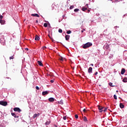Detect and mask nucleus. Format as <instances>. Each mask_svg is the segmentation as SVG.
Returning a JSON list of instances; mask_svg holds the SVG:
<instances>
[{
	"instance_id": "cd10ccee",
	"label": "nucleus",
	"mask_w": 127,
	"mask_h": 127,
	"mask_svg": "<svg viewBox=\"0 0 127 127\" xmlns=\"http://www.w3.org/2000/svg\"><path fill=\"white\" fill-rule=\"evenodd\" d=\"M115 100H118V97H117V95L116 94H115L114 96H113Z\"/></svg>"
},
{
	"instance_id": "49530a36",
	"label": "nucleus",
	"mask_w": 127,
	"mask_h": 127,
	"mask_svg": "<svg viewBox=\"0 0 127 127\" xmlns=\"http://www.w3.org/2000/svg\"><path fill=\"white\" fill-rule=\"evenodd\" d=\"M90 66H94V64H90Z\"/></svg>"
},
{
	"instance_id": "7ed1b4c3",
	"label": "nucleus",
	"mask_w": 127,
	"mask_h": 127,
	"mask_svg": "<svg viewBox=\"0 0 127 127\" xmlns=\"http://www.w3.org/2000/svg\"><path fill=\"white\" fill-rule=\"evenodd\" d=\"M13 111L14 112H17L18 113H20L21 112V109L18 107H15L13 108Z\"/></svg>"
},
{
	"instance_id": "ddd939ff",
	"label": "nucleus",
	"mask_w": 127,
	"mask_h": 127,
	"mask_svg": "<svg viewBox=\"0 0 127 127\" xmlns=\"http://www.w3.org/2000/svg\"><path fill=\"white\" fill-rule=\"evenodd\" d=\"M126 72V69L125 68H122L121 70V75H124Z\"/></svg>"
},
{
	"instance_id": "603ef678",
	"label": "nucleus",
	"mask_w": 127,
	"mask_h": 127,
	"mask_svg": "<svg viewBox=\"0 0 127 127\" xmlns=\"http://www.w3.org/2000/svg\"><path fill=\"white\" fill-rule=\"evenodd\" d=\"M116 93H119V90H117Z\"/></svg>"
},
{
	"instance_id": "37998d69",
	"label": "nucleus",
	"mask_w": 127,
	"mask_h": 127,
	"mask_svg": "<svg viewBox=\"0 0 127 127\" xmlns=\"http://www.w3.org/2000/svg\"><path fill=\"white\" fill-rule=\"evenodd\" d=\"M53 127H58V126H57L56 125H53Z\"/></svg>"
},
{
	"instance_id": "20e7f679",
	"label": "nucleus",
	"mask_w": 127,
	"mask_h": 127,
	"mask_svg": "<svg viewBox=\"0 0 127 127\" xmlns=\"http://www.w3.org/2000/svg\"><path fill=\"white\" fill-rule=\"evenodd\" d=\"M0 42L2 45H5V41L3 38H2L0 39Z\"/></svg>"
},
{
	"instance_id": "f257e3e1",
	"label": "nucleus",
	"mask_w": 127,
	"mask_h": 127,
	"mask_svg": "<svg viewBox=\"0 0 127 127\" xmlns=\"http://www.w3.org/2000/svg\"><path fill=\"white\" fill-rule=\"evenodd\" d=\"M93 45V44L91 42H87L84 44H83L81 47H82V48L83 49H87V48H89V47H91V46H92Z\"/></svg>"
},
{
	"instance_id": "f03ea898",
	"label": "nucleus",
	"mask_w": 127,
	"mask_h": 127,
	"mask_svg": "<svg viewBox=\"0 0 127 127\" xmlns=\"http://www.w3.org/2000/svg\"><path fill=\"white\" fill-rule=\"evenodd\" d=\"M0 105H1V106L6 107V106H7V102L3 100L0 101Z\"/></svg>"
},
{
	"instance_id": "1a4fd4ad",
	"label": "nucleus",
	"mask_w": 127,
	"mask_h": 127,
	"mask_svg": "<svg viewBox=\"0 0 127 127\" xmlns=\"http://www.w3.org/2000/svg\"><path fill=\"white\" fill-rule=\"evenodd\" d=\"M88 73H93V68L92 67H89L88 69Z\"/></svg>"
},
{
	"instance_id": "de8ad7c7",
	"label": "nucleus",
	"mask_w": 127,
	"mask_h": 127,
	"mask_svg": "<svg viewBox=\"0 0 127 127\" xmlns=\"http://www.w3.org/2000/svg\"><path fill=\"white\" fill-rule=\"evenodd\" d=\"M16 50H19V48H16Z\"/></svg>"
},
{
	"instance_id": "72a5a7b5",
	"label": "nucleus",
	"mask_w": 127,
	"mask_h": 127,
	"mask_svg": "<svg viewBox=\"0 0 127 127\" xmlns=\"http://www.w3.org/2000/svg\"><path fill=\"white\" fill-rule=\"evenodd\" d=\"M75 118L76 119H78V118H79V116H78V115L76 114V115H75Z\"/></svg>"
},
{
	"instance_id": "393cba45",
	"label": "nucleus",
	"mask_w": 127,
	"mask_h": 127,
	"mask_svg": "<svg viewBox=\"0 0 127 127\" xmlns=\"http://www.w3.org/2000/svg\"><path fill=\"white\" fill-rule=\"evenodd\" d=\"M44 27H47V26H48V24H47V23H45L44 24Z\"/></svg>"
},
{
	"instance_id": "4be33fe9",
	"label": "nucleus",
	"mask_w": 127,
	"mask_h": 127,
	"mask_svg": "<svg viewBox=\"0 0 127 127\" xmlns=\"http://www.w3.org/2000/svg\"><path fill=\"white\" fill-rule=\"evenodd\" d=\"M83 121L84 122H88V119H87V117H86V116H84L83 118Z\"/></svg>"
},
{
	"instance_id": "423d86ee",
	"label": "nucleus",
	"mask_w": 127,
	"mask_h": 127,
	"mask_svg": "<svg viewBox=\"0 0 127 127\" xmlns=\"http://www.w3.org/2000/svg\"><path fill=\"white\" fill-rule=\"evenodd\" d=\"M109 46L110 45H109V44H106L103 46V49H104V50H109Z\"/></svg>"
},
{
	"instance_id": "dca6fc26",
	"label": "nucleus",
	"mask_w": 127,
	"mask_h": 127,
	"mask_svg": "<svg viewBox=\"0 0 127 127\" xmlns=\"http://www.w3.org/2000/svg\"><path fill=\"white\" fill-rule=\"evenodd\" d=\"M37 64H38V65H39V66H43V64H42V62L40 61H38L37 62Z\"/></svg>"
},
{
	"instance_id": "6e6552de",
	"label": "nucleus",
	"mask_w": 127,
	"mask_h": 127,
	"mask_svg": "<svg viewBox=\"0 0 127 127\" xmlns=\"http://www.w3.org/2000/svg\"><path fill=\"white\" fill-rule=\"evenodd\" d=\"M48 101H49L50 102L53 103V102H54V101H55V99L53 97H50L48 99Z\"/></svg>"
},
{
	"instance_id": "c03bdc74",
	"label": "nucleus",
	"mask_w": 127,
	"mask_h": 127,
	"mask_svg": "<svg viewBox=\"0 0 127 127\" xmlns=\"http://www.w3.org/2000/svg\"><path fill=\"white\" fill-rule=\"evenodd\" d=\"M25 50H26V51H28L29 49H28V48H26L25 49Z\"/></svg>"
},
{
	"instance_id": "a878e982",
	"label": "nucleus",
	"mask_w": 127,
	"mask_h": 127,
	"mask_svg": "<svg viewBox=\"0 0 127 127\" xmlns=\"http://www.w3.org/2000/svg\"><path fill=\"white\" fill-rule=\"evenodd\" d=\"M71 32H72L70 30H69L67 31H66L67 34H70Z\"/></svg>"
},
{
	"instance_id": "13d9d810",
	"label": "nucleus",
	"mask_w": 127,
	"mask_h": 127,
	"mask_svg": "<svg viewBox=\"0 0 127 127\" xmlns=\"http://www.w3.org/2000/svg\"><path fill=\"white\" fill-rule=\"evenodd\" d=\"M16 122H18V119H17V121Z\"/></svg>"
},
{
	"instance_id": "0eeeda50",
	"label": "nucleus",
	"mask_w": 127,
	"mask_h": 127,
	"mask_svg": "<svg viewBox=\"0 0 127 127\" xmlns=\"http://www.w3.org/2000/svg\"><path fill=\"white\" fill-rule=\"evenodd\" d=\"M49 94V91H45L42 92L43 96H45V95H48Z\"/></svg>"
},
{
	"instance_id": "4d7b16f0",
	"label": "nucleus",
	"mask_w": 127,
	"mask_h": 127,
	"mask_svg": "<svg viewBox=\"0 0 127 127\" xmlns=\"http://www.w3.org/2000/svg\"><path fill=\"white\" fill-rule=\"evenodd\" d=\"M64 15L63 16V18H64Z\"/></svg>"
},
{
	"instance_id": "79ce46f5",
	"label": "nucleus",
	"mask_w": 127,
	"mask_h": 127,
	"mask_svg": "<svg viewBox=\"0 0 127 127\" xmlns=\"http://www.w3.org/2000/svg\"><path fill=\"white\" fill-rule=\"evenodd\" d=\"M86 109H84L83 110V112H84V113H86Z\"/></svg>"
},
{
	"instance_id": "ea45409f",
	"label": "nucleus",
	"mask_w": 127,
	"mask_h": 127,
	"mask_svg": "<svg viewBox=\"0 0 127 127\" xmlns=\"http://www.w3.org/2000/svg\"><path fill=\"white\" fill-rule=\"evenodd\" d=\"M115 1H119V0H114ZM112 1V2H114V0H111Z\"/></svg>"
},
{
	"instance_id": "aec40b11",
	"label": "nucleus",
	"mask_w": 127,
	"mask_h": 127,
	"mask_svg": "<svg viewBox=\"0 0 127 127\" xmlns=\"http://www.w3.org/2000/svg\"><path fill=\"white\" fill-rule=\"evenodd\" d=\"M87 9H88V8H87V7H82V11H86V10H87Z\"/></svg>"
},
{
	"instance_id": "2f4dec72",
	"label": "nucleus",
	"mask_w": 127,
	"mask_h": 127,
	"mask_svg": "<svg viewBox=\"0 0 127 127\" xmlns=\"http://www.w3.org/2000/svg\"><path fill=\"white\" fill-rule=\"evenodd\" d=\"M16 114V113H11V116H12V117H14V116H15Z\"/></svg>"
},
{
	"instance_id": "c85d7f7f",
	"label": "nucleus",
	"mask_w": 127,
	"mask_h": 127,
	"mask_svg": "<svg viewBox=\"0 0 127 127\" xmlns=\"http://www.w3.org/2000/svg\"><path fill=\"white\" fill-rule=\"evenodd\" d=\"M59 33H62V32H63V31L61 29H59Z\"/></svg>"
},
{
	"instance_id": "c756f323",
	"label": "nucleus",
	"mask_w": 127,
	"mask_h": 127,
	"mask_svg": "<svg viewBox=\"0 0 127 127\" xmlns=\"http://www.w3.org/2000/svg\"><path fill=\"white\" fill-rule=\"evenodd\" d=\"M59 60H60V61H61L62 62H63V57H61L60 58H59Z\"/></svg>"
},
{
	"instance_id": "a18cd8bd",
	"label": "nucleus",
	"mask_w": 127,
	"mask_h": 127,
	"mask_svg": "<svg viewBox=\"0 0 127 127\" xmlns=\"http://www.w3.org/2000/svg\"><path fill=\"white\" fill-rule=\"evenodd\" d=\"M62 46H63V47H65V48H66V47H65V46L64 45H63V44L61 43Z\"/></svg>"
},
{
	"instance_id": "bf43d9fd",
	"label": "nucleus",
	"mask_w": 127,
	"mask_h": 127,
	"mask_svg": "<svg viewBox=\"0 0 127 127\" xmlns=\"http://www.w3.org/2000/svg\"><path fill=\"white\" fill-rule=\"evenodd\" d=\"M0 114H2V113L1 112H0Z\"/></svg>"
},
{
	"instance_id": "09e8293b",
	"label": "nucleus",
	"mask_w": 127,
	"mask_h": 127,
	"mask_svg": "<svg viewBox=\"0 0 127 127\" xmlns=\"http://www.w3.org/2000/svg\"><path fill=\"white\" fill-rule=\"evenodd\" d=\"M48 36H49V37L50 38H51V37L50 36V35H49Z\"/></svg>"
},
{
	"instance_id": "58836bf2",
	"label": "nucleus",
	"mask_w": 127,
	"mask_h": 127,
	"mask_svg": "<svg viewBox=\"0 0 127 127\" xmlns=\"http://www.w3.org/2000/svg\"><path fill=\"white\" fill-rule=\"evenodd\" d=\"M36 90H39V87H38V86H36Z\"/></svg>"
},
{
	"instance_id": "4468645a",
	"label": "nucleus",
	"mask_w": 127,
	"mask_h": 127,
	"mask_svg": "<svg viewBox=\"0 0 127 127\" xmlns=\"http://www.w3.org/2000/svg\"><path fill=\"white\" fill-rule=\"evenodd\" d=\"M65 40H66V41H68L69 39H70V35H65Z\"/></svg>"
},
{
	"instance_id": "473e14b6",
	"label": "nucleus",
	"mask_w": 127,
	"mask_h": 127,
	"mask_svg": "<svg viewBox=\"0 0 127 127\" xmlns=\"http://www.w3.org/2000/svg\"><path fill=\"white\" fill-rule=\"evenodd\" d=\"M107 110H108V108H105L104 110H103V112H107Z\"/></svg>"
},
{
	"instance_id": "412c9836",
	"label": "nucleus",
	"mask_w": 127,
	"mask_h": 127,
	"mask_svg": "<svg viewBox=\"0 0 127 127\" xmlns=\"http://www.w3.org/2000/svg\"><path fill=\"white\" fill-rule=\"evenodd\" d=\"M123 82H124V83H127V77H125L123 79Z\"/></svg>"
},
{
	"instance_id": "e2e57ef3",
	"label": "nucleus",
	"mask_w": 127,
	"mask_h": 127,
	"mask_svg": "<svg viewBox=\"0 0 127 127\" xmlns=\"http://www.w3.org/2000/svg\"><path fill=\"white\" fill-rule=\"evenodd\" d=\"M44 48H46V47L45 46Z\"/></svg>"
},
{
	"instance_id": "680f3d73",
	"label": "nucleus",
	"mask_w": 127,
	"mask_h": 127,
	"mask_svg": "<svg viewBox=\"0 0 127 127\" xmlns=\"http://www.w3.org/2000/svg\"><path fill=\"white\" fill-rule=\"evenodd\" d=\"M83 127V126H80V127Z\"/></svg>"
},
{
	"instance_id": "338daca9",
	"label": "nucleus",
	"mask_w": 127,
	"mask_h": 127,
	"mask_svg": "<svg viewBox=\"0 0 127 127\" xmlns=\"http://www.w3.org/2000/svg\"><path fill=\"white\" fill-rule=\"evenodd\" d=\"M126 15H124V16H125Z\"/></svg>"
},
{
	"instance_id": "9b49d317",
	"label": "nucleus",
	"mask_w": 127,
	"mask_h": 127,
	"mask_svg": "<svg viewBox=\"0 0 127 127\" xmlns=\"http://www.w3.org/2000/svg\"><path fill=\"white\" fill-rule=\"evenodd\" d=\"M50 123H51V121H50V119H49L48 121H47L45 123V125L49 126V125H50Z\"/></svg>"
},
{
	"instance_id": "864d4df0",
	"label": "nucleus",
	"mask_w": 127,
	"mask_h": 127,
	"mask_svg": "<svg viewBox=\"0 0 127 127\" xmlns=\"http://www.w3.org/2000/svg\"><path fill=\"white\" fill-rule=\"evenodd\" d=\"M88 12H90V10L89 9L88 10Z\"/></svg>"
},
{
	"instance_id": "2eb2a0df",
	"label": "nucleus",
	"mask_w": 127,
	"mask_h": 127,
	"mask_svg": "<svg viewBox=\"0 0 127 127\" xmlns=\"http://www.w3.org/2000/svg\"><path fill=\"white\" fill-rule=\"evenodd\" d=\"M32 16H35L36 17H39V15L37 13H33L31 14Z\"/></svg>"
},
{
	"instance_id": "4c0bfd02",
	"label": "nucleus",
	"mask_w": 127,
	"mask_h": 127,
	"mask_svg": "<svg viewBox=\"0 0 127 127\" xmlns=\"http://www.w3.org/2000/svg\"><path fill=\"white\" fill-rule=\"evenodd\" d=\"M51 83H54V79H52L50 80Z\"/></svg>"
},
{
	"instance_id": "b1692460",
	"label": "nucleus",
	"mask_w": 127,
	"mask_h": 127,
	"mask_svg": "<svg viewBox=\"0 0 127 127\" xmlns=\"http://www.w3.org/2000/svg\"><path fill=\"white\" fill-rule=\"evenodd\" d=\"M109 86H110V87H115L114 85H113V83H112V82H109Z\"/></svg>"
},
{
	"instance_id": "5fc2aeb1",
	"label": "nucleus",
	"mask_w": 127,
	"mask_h": 127,
	"mask_svg": "<svg viewBox=\"0 0 127 127\" xmlns=\"http://www.w3.org/2000/svg\"><path fill=\"white\" fill-rule=\"evenodd\" d=\"M7 79H10V78H9V77H7Z\"/></svg>"
},
{
	"instance_id": "6ab92c4d",
	"label": "nucleus",
	"mask_w": 127,
	"mask_h": 127,
	"mask_svg": "<svg viewBox=\"0 0 127 127\" xmlns=\"http://www.w3.org/2000/svg\"><path fill=\"white\" fill-rule=\"evenodd\" d=\"M58 104L60 105H64V103L63 102V100H61L60 101H58Z\"/></svg>"
},
{
	"instance_id": "7c9ffc66",
	"label": "nucleus",
	"mask_w": 127,
	"mask_h": 127,
	"mask_svg": "<svg viewBox=\"0 0 127 127\" xmlns=\"http://www.w3.org/2000/svg\"><path fill=\"white\" fill-rule=\"evenodd\" d=\"M73 8H74V5H71L70 7H69V9H73Z\"/></svg>"
},
{
	"instance_id": "c9c22d12",
	"label": "nucleus",
	"mask_w": 127,
	"mask_h": 127,
	"mask_svg": "<svg viewBox=\"0 0 127 127\" xmlns=\"http://www.w3.org/2000/svg\"><path fill=\"white\" fill-rule=\"evenodd\" d=\"M10 60H11V59H13V56H11L9 57Z\"/></svg>"
},
{
	"instance_id": "e433bc0d",
	"label": "nucleus",
	"mask_w": 127,
	"mask_h": 127,
	"mask_svg": "<svg viewBox=\"0 0 127 127\" xmlns=\"http://www.w3.org/2000/svg\"><path fill=\"white\" fill-rule=\"evenodd\" d=\"M66 116H64V117H63V120H64V121H66Z\"/></svg>"
},
{
	"instance_id": "39448f33",
	"label": "nucleus",
	"mask_w": 127,
	"mask_h": 127,
	"mask_svg": "<svg viewBox=\"0 0 127 127\" xmlns=\"http://www.w3.org/2000/svg\"><path fill=\"white\" fill-rule=\"evenodd\" d=\"M98 110L99 113H103V112H104V107L98 106Z\"/></svg>"
},
{
	"instance_id": "0e129e2a",
	"label": "nucleus",
	"mask_w": 127,
	"mask_h": 127,
	"mask_svg": "<svg viewBox=\"0 0 127 127\" xmlns=\"http://www.w3.org/2000/svg\"><path fill=\"white\" fill-rule=\"evenodd\" d=\"M89 1H91V0H89Z\"/></svg>"
},
{
	"instance_id": "bb28decb",
	"label": "nucleus",
	"mask_w": 127,
	"mask_h": 127,
	"mask_svg": "<svg viewBox=\"0 0 127 127\" xmlns=\"http://www.w3.org/2000/svg\"><path fill=\"white\" fill-rule=\"evenodd\" d=\"M74 12H77V11H79V9L78 8H75L74 9Z\"/></svg>"
},
{
	"instance_id": "a211bd4d",
	"label": "nucleus",
	"mask_w": 127,
	"mask_h": 127,
	"mask_svg": "<svg viewBox=\"0 0 127 127\" xmlns=\"http://www.w3.org/2000/svg\"><path fill=\"white\" fill-rule=\"evenodd\" d=\"M39 39H40V38L39 37V36H38V35H36L35 37V40L38 41L39 40Z\"/></svg>"
},
{
	"instance_id": "5701e85b",
	"label": "nucleus",
	"mask_w": 127,
	"mask_h": 127,
	"mask_svg": "<svg viewBox=\"0 0 127 127\" xmlns=\"http://www.w3.org/2000/svg\"><path fill=\"white\" fill-rule=\"evenodd\" d=\"M14 118H15L16 119H18V118H19V116L16 113V114H15L14 116Z\"/></svg>"
},
{
	"instance_id": "6e6d98bb",
	"label": "nucleus",
	"mask_w": 127,
	"mask_h": 127,
	"mask_svg": "<svg viewBox=\"0 0 127 127\" xmlns=\"http://www.w3.org/2000/svg\"><path fill=\"white\" fill-rule=\"evenodd\" d=\"M49 26H50V23H49Z\"/></svg>"
},
{
	"instance_id": "3c124183",
	"label": "nucleus",
	"mask_w": 127,
	"mask_h": 127,
	"mask_svg": "<svg viewBox=\"0 0 127 127\" xmlns=\"http://www.w3.org/2000/svg\"><path fill=\"white\" fill-rule=\"evenodd\" d=\"M36 22L37 23H38V20H36Z\"/></svg>"
},
{
	"instance_id": "a19ab883",
	"label": "nucleus",
	"mask_w": 127,
	"mask_h": 127,
	"mask_svg": "<svg viewBox=\"0 0 127 127\" xmlns=\"http://www.w3.org/2000/svg\"><path fill=\"white\" fill-rule=\"evenodd\" d=\"M94 75H98V71L95 72Z\"/></svg>"
},
{
	"instance_id": "f3484780",
	"label": "nucleus",
	"mask_w": 127,
	"mask_h": 127,
	"mask_svg": "<svg viewBox=\"0 0 127 127\" xmlns=\"http://www.w3.org/2000/svg\"><path fill=\"white\" fill-rule=\"evenodd\" d=\"M120 107L121 109H124V108H125V105H124L122 103H120Z\"/></svg>"
},
{
	"instance_id": "9d476101",
	"label": "nucleus",
	"mask_w": 127,
	"mask_h": 127,
	"mask_svg": "<svg viewBox=\"0 0 127 127\" xmlns=\"http://www.w3.org/2000/svg\"><path fill=\"white\" fill-rule=\"evenodd\" d=\"M39 116H40V114H39V113L35 114L33 116V119H35V118H37V117H39Z\"/></svg>"
},
{
	"instance_id": "052dcab7",
	"label": "nucleus",
	"mask_w": 127,
	"mask_h": 127,
	"mask_svg": "<svg viewBox=\"0 0 127 127\" xmlns=\"http://www.w3.org/2000/svg\"><path fill=\"white\" fill-rule=\"evenodd\" d=\"M81 32H84V31H81Z\"/></svg>"
},
{
	"instance_id": "f704fd0d",
	"label": "nucleus",
	"mask_w": 127,
	"mask_h": 127,
	"mask_svg": "<svg viewBox=\"0 0 127 127\" xmlns=\"http://www.w3.org/2000/svg\"><path fill=\"white\" fill-rule=\"evenodd\" d=\"M2 18H3V16L0 15V19H2Z\"/></svg>"
},
{
	"instance_id": "f8f14e48",
	"label": "nucleus",
	"mask_w": 127,
	"mask_h": 127,
	"mask_svg": "<svg viewBox=\"0 0 127 127\" xmlns=\"http://www.w3.org/2000/svg\"><path fill=\"white\" fill-rule=\"evenodd\" d=\"M0 23L2 25L5 24V21L4 20L0 19Z\"/></svg>"
},
{
	"instance_id": "69168bd1",
	"label": "nucleus",
	"mask_w": 127,
	"mask_h": 127,
	"mask_svg": "<svg viewBox=\"0 0 127 127\" xmlns=\"http://www.w3.org/2000/svg\"><path fill=\"white\" fill-rule=\"evenodd\" d=\"M86 5H88V4H87Z\"/></svg>"
},
{
	"instance_id": "8fccbe9b",
	"label": "nucleus",
	"mask_w": 127,
	"mask_h": 127,
	"mask_svg": "<svg viewBox=\"0 0 127 127\" xmlns=\"http://www.w3.org/2000/svg\"><path fill=\"white\" fill-rule=\"evenodd\" d=\"M92 2H95V0H92Z\"/></svg>"
}]
</instances>
